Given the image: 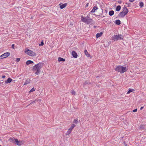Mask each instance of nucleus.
Returning a JSON list of instances; mask_svg holds the SVG:
<instances>
[{"label":"nucleus","instance_id":"c9c22d12","mask_svg":"<svg viewBox=\"0 0 146 146\" xmlns=\"http://www.w3.org/2000/svg\"><path fill=\"white\" fill-rule=\"evenodd\" d=\"M137 109H136L134 110H133V111L135 112H136L137 111Z\"/></svg>","mask_w":146,"mask_h":146},{"label":"nucleus","instance_id":"f03ea898","mask_svg":"<svg viewBox=\"0 0 146 146\" xmlns=\"http://www.w3.org/2000/svg\"><path fill=\"white\" fill-rule=\"evenodd\" d=\"M81 19L82 21L87 24L92 25L93 23L92 20L90 18L89 16L88 15L85 17L82 16Z\"/></svg>","mask_w":146,"mask_h":146},{"label":"nucleus","instance_id":"412c9836","mask_svg":"<svg viewBox=\"0 0 146 146\" xmlns=\"http://www.w3.org/2000/svg\"><path fill=\"white\" fill-rule=\"evenodd\" d=\"M33 63V62L30 60H28L26 62V64L27 65L30 64H32Z\"/></svg>","mask_w":146,"mask_h":146},{"label":"nucleus","instance_id":"aec40b11","mask_svg":"<svg viewBox=\"0 0 146 146\" xmlns=\"http://www.w3.org/2000/svg\"><path fill=\"white\" fill-rule=\"evenodd\" d=\"M114 13V11L112 10L110 11L109 12V14L110 16L113 15Z\"/></svg>","mask_w":146,"mask_h":146},{"label":"nucleus","instance_id":"f704fd0d","mask_svg":"<svg viewBox=\"0 0 146 146\" xmlns=\"http://www.w3.org/2000/svg\"><path fill=\"white\" fill-rule=\"evenodd\" d=\"M43 45L44 42H43V41H42L41 42V44H39V45L43 46Z\"/></svg>","mask_w":146,"mask_h":146},{"label":"nucleus","instance_id":"39448f33","mask_svg":"<svg viewBox=\"0 0 146 146\" xmlns=\"http://www.w3.org/2000/svg\"><path fill=\"white\" fill-rule=\"evenodd\" d=\"M25 52L27 53L28 55L32 56H35L36 55V53L33 51H32L29 49H27V50H25Z\"/></svg>","mask_w":146,"mask_h":146},{"label":"nucleus","instance_id":"1a4fd4ad","mask_svg":"<svg viewBox=\"0 0 146 146\" xmlns=\"http://www.w3.org/2000/svg\"><path fill=\"white\" fill-rule=\"evenodd\" d=\"M59 5L60 6V7L61 9H62L65 7L67 6V3H65L61 5L60 4H59Z\"/></svg>","mask_w":146,"mask_h":146},{"label":"nucleus","instance_id":"f257e3e1","mask_svg":"<svg viewBox=\"0 0 146 146\" xmlns=\"http://www.w3.org/2000/svg\"><path fill=\"white\" fill-rule=\"evenodd\" d=\"M43 63H38L33 67V71L34 72H35L36 74L38 75L40 72V68L43 66Z\"/></svg>","mask_w":146,"mask_h":146},{"label":"nucleus","instance_id":"4be33fe9","mask_svg":"<svg viewBox=\"0 0 146 146\" xmlns=\"http://www.w3.org/2000/svg\"><path fill=\"white\" fill-rule=\"evenodd\" d=\"M84 53L85 55H86V56H87L88 57H89L90 56V54H89L87 50H85Z\"/></svg>","mask_w":146,"mask_h":146},{"label":"nucleus","instance_id":"ea45409f","mask_svg":"<svg viewBox=\"0 0 146 146\" xmlns=\"http://www.w3.org/2000/svg\"><path fill=\"white\" fill-rule=\"evenodd\" d=\"M15 46V45L14 44H13L12 45V48H14V46Z\"/></svg>","mask_w":146,"mask_h":146},{"label":"nucleus","instance_id":"f8f14e48","mask_svg":"<svg viewBox=\"0 0 146 146\" xmlns=\"http://www.w3.org/2000/svg\"><path fill=\"white\" fill-rule=\"evenodd\" d=\"M123 11L125 12V13H126V15L128 12V9L125 6H124V7L123 8Z\"/></svg>","mask_w":146,"mask_h":146},{"label":"nucleus","instance_id":"de8ad7c7","mask_svg":"<svg viewBox=\"0 0 146 146\" xmlns=\"http://www.w3.org/2000/svg\"><path fill=\"white\" fill-rule=\"evenodd\" d=\"M0 146H1V145H0Z\"/></svg>","mask_w":146,"mask_h":146},{"label":"nucleus","instance_id":"2f4dec72","mask_svg":"<svg viewBox=\"0 0 146 146\" xmlns=\"http://www.w3.org/2000/svg\"><path fill=\"white\" fill-rule=\"evenodd\" d=\"M3 58H4L3 56V54L0 56V59H2Z\"/></svg>","mask_w":146,"mask_h":146},{"label":"nucleus","instance_id":"6e6552de","mask_svg":"<svg viewBox=\"0 0 146 146\" xmlns=\"http://www.w3.org/2000/svg\"><path fill=\"white\" fill-rule=\"evenodd\" d=\"M126 15V13H125V12L122 11L120 12L119 14V16L121 17H123Z\"/></svg>","mask_w":146,"mask_h":146},{"label":"nucleus","instance_id":"79ce46f5","mask_svg":"<svg viewBox=\"0 0 146 146\" xmlns=\"http://www.w3.org/2000/svg\"><path fill=\"white\" fill-rule=\"evenodd\" d=\"M5 76H4H4H2V78H5Z\"/></svg>","mask_w":146,"mask_h":146},{"label":"nucleus","instance_id":"c756f323","mask_svg":"<svg viewBox=\"0 0 146 146\" xmlns=\"http://www.w3.org/2000/svg\"><path fill=\"white\" fill-rule=\"evenodd\" d=\"M35 89L34 88H33L31 89V90H30V92H31L34 91H35Z\"/></svg>","mask_w":146,"mask_h":146},{"label":"nucleus","instance_id":"ddd939ff","mask_svg":"<svg viewBox=\"0 0 146 146\" xmlns=\"http://www.w3.org/2000/svg\"><path fill=\"white\" fill-rule=\"evenodd\" d=\"M30 81V80L29 79H27L26 81L25 82L24 84V85H27L29 84Z\"/></svg>","mask_w":146,"mask_h":146},{"label":"nucleus","instance_id":"5701e85b","mask_svg":"<svg viewBox=\"0 0 146 146\" xmlns=\"http://www.w3.org/2000/svg\"><path fill=\"white\" fill-rule=\"evenodd\" d=\"M121 23L120 21L119 20H117L115 21V24L117 25H119Z\"/></svg>","mask_w":146,"mask_h":146},{"label":"nucleus","instance_id":"9d476101","mask_svg":"<svg viewBox=\"0 0 146 146\" xmlns=\"http://www.w3.org/2000/svg\"><path fill=\"white\" fill-rule=\"evenodd\" d=\"M72 55L73 57L75 58H77V54L74 51L72 52Z\"/></svg>","mask_w":146,"mask_h":146},{"label":"nucleus","instance_id":"a211bd4d","mask_svg":"<svg viewBox=\"0 0 146 146\" xmlns=\"http://www.w3.org/2000/svg\"><path fill=\"white\" fill-rule=\"evenodd\" d=\"M58 60L59 62L63 61L64 62L65 61V59L61 57H59L58 58Z\"/></svg>","mask_w":146,"mask_h":146},{"label":"nucleus","instance_id":"a878e982","mask_svg":"<svg viewBox=\"0 0 146 146\" xmlns=\"http://www.w3.org/2000/svg\"><path fill=\"white\" fill-rule=\"evenodd\" d=\"M71 131L69 129H68V131H67V133H66V135H69L71 132Z\"/></svg>","mask_w":146,"mask_h":146},{"label":"nucleus","instance_id":"c85d7f7f","mask_svg":"<svg viewBox=\"0 0 146 146\" xmlns=\"http://www.w3.org/2000/svg\"><path fill=\"white\" fill-rule=\"evenodd\" d=\"M139 6L142 7L143 6V2H141L139 4Z\"/></svg>","mask_w":146,"mask_h":146},{"label":"nucleus","instance_id":"0eeeda50","mask_svg":"<svg viewBox=\"0 0 146 146\" xmlns=\"http://www.w3.org/2000/svg\"><path fill=\"white\" fill-rule=\"evenodd\" d=\"M16 139H15L14 138H10V139H9L8 140L10 142L15 144V141H16Z\"/></svg>","mask_w":146,"mask_h":146},{"label":"nucleus","instance_id":"6ab92c4d","mask_svg":"<svg viewBox=\"0 0 146 146\" xmlns=\"http://www.w3.org/2000/svg\"><path fill=\"white\" fill-rule=\"evenodd\" d=\"M121 9V7L120 5H118L116 8V11H119Z\"/></svg>","mask_w":146,"mask_h":146},{"label":"nucleus","instance_id":"423d86ee","mask_svg":"<svg viewBox=\"0 0 146 146\" xmlns=\"http://www.w3.org/2000/svg\"><path fill=\"white\" fill-rule=\"evenodd\" d=\"M15 144L18 146H21L24 143V141H19L17 139L16 140Z\"/></svg>","mask_w":146,"mask_h":146},{"label":"nucleus","instance_id":"9b49d317","mask_svg":"<svg viewBox=\"0 0 146 146\" xmlns=\"http://www.w3.org/2000/svg\"><path fill=\"white\" fill-rule=\"evenodd\" d=\"M4 58H5L10 55V53L9 52H6L3 54Z\"/></svg>","mask_w":146,"mask_h":146},{"label":"nucleus","instance_id":"b1692460","mask_svg":"<svg viewBox=\"0 0 146 146\" xmlns=\"http://www.w3.org/2000/svg\"><path fill=\"white\" fill-rule=\"evenodd\" d=\"M134 91V90L133 89H129L128 91L127 92V94H129L130 93Z\"/></svg>","mask_w":146,"mask_h":146},{"label":"nucleus","instance_id":"f3484780","mask_svg":"<svg viewBox=\"0 0 146 146\" xmlns=\"http://www.w3.org/2000/svg\"><path fill=\"white\" fill-rule=\"evenodd\" d=\"M75 126L76 125H75L74 124H72V125L71 127L68 129L72 131Z\"/></svg>","mask_w":146,"mask_h":146},{"label":"nucleus","instance_id":"72a5a7b5","mask_svg":"<svg viewBox=\"0 0 146 146\" xmlns=\"http://www.w3.org/2000/svg\"><path fill=\"white\" fill-rule=\"evenodd\" d=\"M89 84V82H88L86 81L84 83V84L86 85V84Z\"/></svg>","mask_w":146,"mask_h":146},{"label":"nucleus","instance_id":"473e14b6","mask_svg":"<svg viewBox=\"0 0 146 146\" xmlns=\"http://www.w3.org/2000/svg\"><path fill=\"white\" fill-rule=\"evenodd\" d=\"M71 93L72 95H74L75 94L76 92L74 91H72L71 92Z\"/></svg>","mask_w":146,"mask_h":146},{"label":"nucleus","instance_id":"a18cd8bd","mask_svg":"<svg viewBox=\"0 0 146 146\" xmlns=\"http://www.w3.org/2000/svg\"><path fill=\"white\" fill-rule=\"evenodd\" d=\"M39 100L40 102L41 101V100Z\"/></svg>","mask_w":146,"mask_h":146},{"label":"nucleus","instance_id":"e433bc0d","mask_svg":"<svg viewBox=\"0 0 146 146\" xmlns=\"http://www.w3.org/2000/svg\"><path fill=\"white\" fill-rule=\"evenodd\" d=\"M35 101H33L29 105H30L31 104L33 103H35Z\"/></svg>","mask_w":146,"mask_h":146},{"label":"nucleus","instance_id":"58836bf2","mask_svg":"<svg viewBox=\"0 0 146 146\" xmlns=\"http://www.w3.org/2000/svg\"><path fill=\"white\" fill-rule=\"evenodd\" d=\"M135 0H129V1L131 2H133Z\"/></svg>","mask_w":146,"mask_h":146},{"label":"nucleus","instance_id":"7c9ffc66","mask_svg":"<svg viewBox=\"0 0 146 146\" xmlns=\"http://www.w3.org/2000/svg\"><path fill=\"white\" fill-rule=\"evenodd\" d=\"M20 60V58H17L16 59V61L17 62H18Z\"/></svg>","mask_w":146,"mask_h":146},{"label":"nucleus","instance_id":"37998d69","mask_svg":"<svg viewBox=\"0 0 146 146\" xmlns=\"http://www.w3.org/2000/svg\"><path fill=\"white\" fill-rule=\"evenodd\" d=\"M143 108V107H141L140 108V110H141Z\"/></svg>","mask_w":146,"mask_h":146},{"label":"nucleus","instance_id":"393cba45","mask_svg":"<svg viewBox=\"0 0 146 146\" xmlns=\"http://www.w3.org/2000/svg\"><path fill=\"white\" fill-rule=\"evenodd\" d=\"M145 126L143 125H141L139 126V128L141 129H144Z\"/></svg>","mask_w":146,"mask_h":146},{"label":"nucleus","instance_id":"2eb2a0df","mask_svg":"<svg viewBox=\"0 0 146 146\" xmlns=\"http://www.w3.org/2000/svg\"><path fill=\"white\" fill-rule=\"evenodd\" d=\"M97 9V7L96 6H95L93 7V9H92L91 12L92 13H94L95 12V10H96Z\"/></svg>","mask_w":146,"mask_h":146},{"label":"nucleus","instance_id":"7ed1b4c3","mask_svg":"<svg viewBox=\"0 0 146 146\" xmlns=\"http://www.w3.org/2000/svg\"><path fill=\"white\" fill-rule=\"evenodd\" d=\"M127 70L126 67H124L121 66H117L115 69L116 71L121 73H123Z\"/></svg>","mask_w":146,"mask_h":146},{"label":"nucleus","instance_id":"20e7f679","mask_svg":"<svg viewBox=\"0 0 146 146\" xmlns=\"http://www.w3.org/2000/svg\"><path fill=\"white\" fill-rule=\"evenodd\" d=\"M123 36L121 35H115L112 37V40L114 41L123 40Z\"/></svg>","mask_w":146,"mask_h":146},{"label":"nucleus","instance_id":"4c0bfd02","mask_svg":"<svg viewBox=\"0 0 146 146\" xmlns=\"http://www.w3.org/2000/svg\"><path fill=\"white\" fill-rule=\"evenodd\" d=\"M118 3L121 4V0H119L118 1Z\"/></svg>","mask_w":146,"mask_h":146},{"label":"nucleus","instance_id":"dca6fc26","mask_svg":"<svg viewBox=\"0 0 146 146\" xmlns=\"http://www.w3.org/2000/svg\"><path fill=\"white\" fill-rule=\"evenodd\" d=\"M12 80V79L10 78H9L5 82L6 83H9L11 82Z\"/></svg>","mask_w":146,"mask_h":146},{"label":"nucleus","instance_id":"a19ab883","mask_svg":"<svg viewBox=\"0 0 146 146\" xmlns=\"http://www.w3.org/2000/svg\"><path fill=\"white\" fill-rule=\"evenodd\" d=\"M88 6V3H87V4L86 5V7H87Z\"/></svg>","mask_w":146,"mask_h":146},{"label":"nucleus","instance_id":"cd10ccee","mask_svg":"<svg viewBox=\"0 0 146 146\" xmlns=\"http://www.w3.org/2000/svg\"><path fill=\"white\" fill-rule=\"evenodd\" d=\"M78 122V120L77 119H75L74 120V123L75 124H77Z\"/></svg>","mask_w":146,"mask_h":146},{"label":"nucleus","instance_id":"4468645a","mask_svg":"<svg viewBox=\"0 0 146 146\" xmlns=\"http://www.w3.org/2000/svg\"><path fill=\"white\" fill-rule=\"evenodd\" d=\"M103 34V33L102 32H101L100 33H97L96 35V36L97 38H98L101 36Z\"/></svg>","mask_w":146,"mask_h":146},{"label":"nucleus","instance_id":"c03bdc74","mask_svg":"<svg viewBox=\"0 0 146 146\" xmlns=\"http://www.w3.org/2000/svg\"><path fill=\"white\" fill-rule=\"evenodd\" d=\"M96 27V26H94V28H95Z\"/></svg>","mask_w":146,"mask_h":146},{"label":"nucleus","instance_id":"49530a36","mask_svg":"<svg viewBox=\"0 0 146 146\" xmlns=\"http://www.w3.org/2000/svg\"><path fill=\"white\" fill-rule=\"evenodd\" d=\"M104 17V16H103V17Z\"/></svg>","mask_w":146,"mask_h":146},{"label":"nucleus","instance_id":"bb28decb","mask_svg":"<svg viewBox=\"0 0 146 146\" xmlns=\"http://www.w3.org/2000/svg\"><path fill=\"white\" fill-rule=\"evenodd\" d=\"M71 131L69 129H68V131H67V133H66V135H69L71 132Z\"/></svg>","mask_w":146,"mask_h":146}]
</instances>
